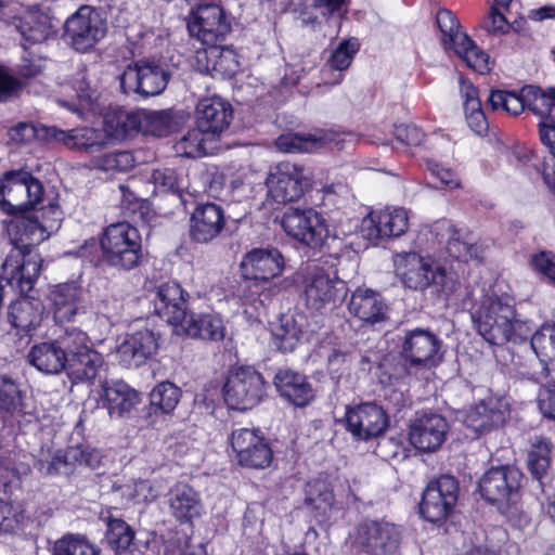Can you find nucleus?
Returning a JSON list of instances; mask_svg holds the SVG:
<instances>
[{
    "label": "nucleus",
    "instance_id": "nucleus-1",
    "mask_svg": "<svg viewBox=\"0 0 555 555\" xmlns=\"http://www.w3.org/2000/svg\"><path fill=\"white\" fill-rule=\"evenodd\" d=\"M477 332L492 345L520 344L529 338L532 325L516 312L508 295L483 294L472 310Z\"/></svg>",
    "mask_w": 555,
    "mask_h": 555
},
{
    "label": "nucleus",
    "instance_id": "nucleus-2",
    "mask_svg": "<svg viewBox=\"0 0 555 555\" xmlns=\"http://www.w3.org/2000/svg\"><path fill=\"white\" fill-rule=\"evenodd\" d=\"M281 225L287 235L310 248L334 258L341 255L343 241L330 234L324 219L312 208H287L282 216Z\"/></svg>",
    "mask_w": 555,
    "mask_h": 555
},
{
    "label": "nucleus",
    "instance_id": "nucleus-3",
    "mask_svg": "<svg viewBox=\"0 0 555 555\" xmlns=\"http://www.w3.org/2000/svg\"><path fill=\"white\" fill-rule=\"evenodd\" d=\"M397 346L403 361V364L390 374V377L397 380L416 374L422 369L436 366L441 360V340L429 330H402L398 335Z\"/></svg>",
    "mask_w": 555,
    "mask_h": 555
},
{
    "label": "nucleus",
    "instance_id": "nucleus-4",
    "mask_svg": "<svg viewBox=\"0 0 555 555\" xmlns=\"http://www.w3.org/2000/svg\"><path fill=\"white\" fill-rule=\"evenodd\" d=\"M103 259L121 270L137 268L143 257L141 237L135 228L127 222L108 225L100 241Z\"/></svg>",
    "mask_w": 555,
    "mask_h": 555
},
{
    "label": "nucleus",
    "instance_id": "nucleus-5",
    "mask_svg": "<svg viewBox=\"0 0 555 555\" xmlns=\"http://www.w3.org/2000/svg\"><path fill=\"white\" fill-rule=\"evenodd\" d=\"M0 29L20 35L24 49L47 41L53 34L48 16L24 12L9 0H0Z\"/></svg>",
    "mask_w": 555,
    "mask_h": 555
},
{
    "label": "nucleus",
    "instance_id": "nucleus-6",
    "mask_svg": "<svg viewBox=\"0 0 555 555\" xmlns=\"http://www.w3.org/2000/svg\"><path fill=\"white\" fill-rule=\"evenodd\" d=\"M42 196V183L26 170L8 171L0 182V208L5 214L35 208Z\"/></svg>",
    "mask_w": 555,
    "mask_h": 555
},
{
    "label": "nucleus",
    "instance_id": "nucleus-7",
    "mask_svg": "<svg viewBox=\"0 0 555 555\" xmlns=\"http://www.w3.org/2000/svg\"><path fill=\"white\" fill-rule=\"evenodd\" d=\"M437 24L443 35L442 43L446 49L454 51L467 66L483 74L490 70L489 56L461 30L460 24L449 10H440Z\"/></svg>",
    "mask_w": 555,
    "mask_h": 555
},
{
    "label": "nucleus",
    "instance_id": "nucleus-8",
    "mask_svg": "<svg viewBox=\"0 0 555 555\" xmlns=\"http://www.w3.org/2000/svg\"><path fill=\"white\" fill-rule=\"evenodd\" d=\"M48 212L56 214V207L27 209L11 214L13 219L8 227L12 246L25 249H36L35 246L47 240L50 231L55 228L53 222L46 219Z\"/></svg>",
    "mask_w": 555,
    "mask_h": 555
},
{
    "label": "nucleus",
    "instance_id": "nucleus-9",
    "mask_svg": "<svg viewBox=\"0 0 555 555\" xmlns=\"http://www.w3.org/2000/svg\"><path fill=\"white\" fill-rule=\"evenodd\" d=\"M107 25L100 11L80 7L64 25L66 41L78 52L93 48L106 34Z\"/></svg>",
    "mask_w": 555,
    "mask_h": 555
},
{
    "label": "nucleus",
    "instance_id": "nucleus-10",
    "mask_svg": "<svg viewBox=\"0 0 555 555\" xmlns=\"http://www.w3.org/2000/svg\"><path fill=\"white\" fill-rule=\"evenodd\" d=\"M263 396V377L249 366H242L232 371L223 387L225 403L235 410L251 409L261 401Z\"/></svg>",
    "mask_w": 555,
    "mask_h": 555
},
{
    "label": "nucleus",
    "instance_id": "nucleus-11",
    "mask_svg": "<svg viewBox=\"0 0 555 555\" xmlns=\"http://www.w3.org/2000/svg\"><path fill=\"white\" fill-rule=\"evenodd\" d=\"M170 78V74L153 61L140 60L129 64L119 77L124 93H137L142 96L160 94Z\"/></svg>",
    "mask_w": 555,
    "mask_h": 555
},
{
    "label": "nucleus",
    "instance_id": "nucleus-12",
    "mask_svg": "<svg viewBox=\"0 0 555 555\" xmlns=\"http://www.w3.org/2000/svg\"><path fill=\"white\" fill-rule=\"evenodd\" d=\"M347 293L346 285L333 279L323 268L308 264L304 276V299L309 309L320 311L328 305H335Z\"/></svg>",
    "mask_w": 555,
    "mask_h": 555
},
{
    "label": "nucleus",
    "instance_id": "nucleus-13",
    "mask_svg": "<svg viewBox=\"0 0 555 555\" xmlns=\"http://www.w3.org/2000/svg\"><path fill=\"white\" fill-rule=\"evenodd\" d=\"M41 261L36 249L12 246L1 266L2 279L20 293H28L40 274Z\"/></svg>",
    "mask_w": 555,
    "mask_h": 555
},
{
    "label": "nucleus",
    "instance_id": "nucleus-14",
    "mask_svg": "<svg viewBox=\"0 0 555 555\" xmlns=\"http://www.w3.org/2000/svg\"><path fill=\"white\" fill-rule=\"evenodd\" d=\"M522 478V473L515 466L491 467L479 479L478 489L487 502L501 505L516 499Z\"/></svg>",
    "mask_w": 555,
    "mask_h": 555
},
{
    "label": "nucleus",
    "instance_id": "nucleus-15",
    "mask_svg": "<svg viewBox=\"0 0 555 555\" xmlns=\"http://www.w3.org/2000/svg\"><path fill=\"white\" fill-rule=\"evenodd\" d=\"M188 29L191 36L204 44H212L224 39L231 25L221 7L202 3L192 10L188 18Z\"/></svg>",
    "mask_w": 555,
    "mask_h": 555
},
{
    "label": "nucleus",
    "instance_id": "nucleus-16",
    "mask_svg": "<svg viewBox=\"0 0 555 555\" xmlns=\"http://www.w3.org/2000/svg\"><path fill=\"white\" fill-rule=\"evenodd\" d=\"M309 185L305 169L289 162L272 167L267 178L268 192L276 203L299 199Z\"/></svg>",
    "mask_w": 555,
    "mask_h": 555
},
{
    "label": "nucleus",
    "instance_id": "nucleus-17",
    "mask_svg": "<svg viewBox=\"0 0 555 555\" xmlns=\"http://www.w3.org/2000/svg\"><path fill=\"white\" fill-rule=\"evenodd\" d=\"M457 493L459 483L452 476L430 481L423 493L421 514L430 522L444 520L457 501Z\"/></svg>",
    "mask_w": 555,
    "mask_h": 555
},
{
    "label": "nucleus",
    "instance_id": "nucleus-18",
    "mask_svg": "<svg viewBox=\"0 0 555 555\" xmlns=\"http://www.w3.org/2000/svg\"><path fill=\"white\" fill-rule=\"evenodd\" d=\"M52 313L55 323L74 322L88 313V292L77 282L60 283L50 291Z\"/></svg>",
    "mask_w": 555,
    "mask_h": 555
},
{
    "label": "nucleus",
    "instance_id": "nucleus-19",
    "mask_svg": "<svg viewBox=\"0 0 555 555\" xmlns=\"http://www.w3.org/2000/svg\"><path fill=\"white\" fill-rule=\"evenodd\" d=\"M400 540V530L388 521L365 520L357 529V545L371 555H392Z\"/></svg>",
    "mask_w": 555,
    "mask_h": 555
},
{
    "label": "nucleus",
    "instance_id": "nucleus-20",
    "mask_svg": "<svg viewBox=\"0 0 555 555\" xmlns=\"http://www.w3.org/2000/svg\"><path fill=\"white\" fill-rule=\"evenodd\" d=\"M231 446L242 466L263 469L272 462V450L258 429L238 428L233 430Z\"/></svg>",
    "mask_w": 555,
    "mask_h": 555
},
{
    "label": "nucleus",
    "instance_id": "nucleus-21",
    "mask_svg": "<svg viewBox=\"0 0 555 555\" xmlns=\"http://www.w3.org/2000/svg\"><path fill=\"white\" fill-rule=\"evenodd\" d=\"M284 266V257L279 249L253 248L244 255L240 269L245 281L267 284L283 272Z\"/></svg>",
    "mask_w": 555,
    "mask_h": 555
},
{
    "label": "nucleus",
    "instance_id": "nucleus-22",
    "mask_svg": "<svg viewBox=\"0 0 555 555\" xmlns=\"http://www.w3.org/2000/svg\"><path fill=\"white\" fill-rule=\"evenodd\" d=\"M393 264L397 276L410 289L424 291L436 279H442L441 275H435L438 266L416 253L393 255Z\"/></svg>",
    "mask_w": 555,
    "mask_h": 555
},
{
    "label": "nucleus",
    "instance_id": "nucleus-23",
    "mask_svg": "<svg viewBox=\"0 0 555 555\" xmlns=\"http://www.w3.org/2000/svg\"><path fill=\"white\" fill-rule=\"evenodd\" d=\"M347 429L359 440L377 438L386 429L388 417L382 406L363 403L346 412Z\"/></svg>",
    "mask_w": 555,
    "mask_h": 555
},
{
    "label": "nucleus",
    "instance_id": "nucleus-24",
    "mask_svg": "<svg viewBox=\"0 0 555 555\" xmlns=\"http://www.w3.org/2000/svg\"><path fill=\"white\" fill-rule=\"evenodd\" d=\"M448 430L449 425L443 416L425 413L411 423L409 439L416 449L431 452L441 447Z\"/></svg>",
    "mask_w": 555,
    "mask_h": 555
},
{
    "label": "nucleus",
    "instance_id": "nucleus-25",
    "mask_svg": "<svg viewBox=\"0 0 555 555\" xmlns=\"http://www.w3.org/2000/svg\"><path fill=\"white\" fill-rule=\"evenodd\" d=\"M346 142L345 134L331 130H318L314 133L289 132L280 135L276 147L284 153L313 152L324 146L343 149Z\"/></svg>",
    "mask_w": 555,
    "mask_h": 555
},
{
    "label": "nucleus",
    "instance_id": "nucleus-26",
    "mask_svg": "<svg viewBox=\"0 0 555 555\" xmlns=\"http://www.w3.org/2000/svg\"><path fill=\"white\" fill-rule=\"evenodd\" d=\"M158 348V338L150 328H141L128 334L117 348L119 363L126 367L140 366Z\"/></svg>",
    "mask_w": 555,
    "mask_h": 555
},
{
    "label": "nucleus",
    "instance_id": "nucleus-27",
    "mask_svg": "<svg viewBox=\"0 0 555 555\" xmlns=\"http://www.w3.org/2000/svg\"><path fill=\"white\" fill-rule=\"evenodd\" d=\"M233 109L229 102L220 96L205 98L196 107V125L215 140L229 128Z\"/></svg>",
    "mask_w": 555,
    "mask_h": 555
},
{
    "label": "nucleus",
    "instance_id": "nucleus-28",
    "mask_svg": "<svg viewBox=\"0 0 555 555\" xmlns=\"http://www.w3.org/2000/svg\"><path fill=\"white\" fill-rule=\"evenodd\" d=\"M409 228V215L402 207L386 208L377 214H371L363 220V231L367 230L370 240L383 237H399Z\"/></svg>",
    "mask_w": 555,
    "mask_h": 555
},
{
    "label": "nucleus",
    "instance_id": "nucleus-29",
    "mask_svg": "<svg viewBox=\"0 0 555 555\" xmlns=\"http://www.w3.org/2000/svg\"><path fill=\"white\" fill-rule=\"evenodd\" d=\"M190 235L197 243H208L224 228L225 218L221 206L206 203L195 208L191 216Z\"/></svg>",
    "mask_w": 555,
    "mask_h": 555
},
{
    "label": "nucleus",
    "instance_id": "nucleus-30",
    "mask_svg": "<svg viewBox=\"0 0 555 555\" xmlns=\"http://www.w3.org/2000/svg\"><path fill=\"white\" fill-rule=\"evenodd\" d=\"M188 296L179 284L165 283L155 293V312L168 323L179 327L188 314L185 298Z\"/></svg>",
    "mask_w": 555,
    "mask_h": 555
},
{
    "label": "nucleus",
    "instance_id": "nucleus-31",
    "mask_svg": "<svg viewBox=\"0 0 555 555\" xmlns=\"http://www.w3.org/2000/svg\"><path fill=\"white\" fill-rule=\"evenodd\" d=\"M435 230L447 232V250L453 258L468 261L481 256L482 245L468 229L456 228L449 221L442 220L435 224Z\"/></svg>",
    "mask_w": 555,
    "mask_h": 555
},
{
    "label": "nucleus",
    "instance_id": "nucleus-32",
    "mask_svg": "<svg viewBox=\"0 0 555 555\" xmlns=\"http://www.w3.org/2000/svg\"><path fill=\"white\" fill-rule=\"evenodd\" d=\"M196 52V62L199 69L211 76L231 77L238 69V62L233 50L222 48L216 43Z\"/></svg>",
    "mask_w": 555,
    "mask_h": 555
},
{
    "label": "nucleus",
    "instance_id": "nucleus-33",
    "mask_svg": "<svg viewBox=\"0 0 555 555\" xmlns=\"http://www.w3.org/2000/svg\"><path fill=\"white\" fill-rule=\"evenodd\" d=\"M274 386L281 397L296 406H305L314 398L307 377L288 369L280 370L275 374Z\"/></svg>",
    "mask_w": 555,
    "mask_h": 555
},
{
    "label": "nucleus",
    "instance_id": "nucleus-34",
    "mask_svg": "<svg viewBox=\"0 0 555 555\" xmlns=\"http://www.w3.org/2000/svg\"><path fill=\"white\" fill-rule=\"evenodd\" d=\"M168 503L172 516L181 524L191 522L201 515L199 494L186 483H177L170 489Z\"/></svg>",
    "mask_w": 555,
    "mask_h": 555
},
{
    "label": "nucleus",
    "instance_id": "nucleus-35",
    "mask_svg": "<svg viewBox=\"0 0 555 555\" xmlns=\"http://www.w3.org/2000/svg\"><path fill=\"white\" fill-rule=\"evenodd\" d=\"M505 421L504 411L494 398L481 400L472 406L464 417V424L475 434H481L492 427L500 426Z\"/></svg>",
    "mask_w": 555,
    "mask_h": 555
},
{
    "label": "nucleus",
    "instance_id": "nucleus-36",
    "mask_svg": "<svg viewBox=\"0 0 555 555\" xmlns=\"http://www.w3.org/2000/svg\"><path fill=\"white\" fill-rule=\"evenodd\" d=\"M179 328L188 336L203 340L218 341L225 335L223 322L215 313H188Z\"/></svg>",
    "mask_w": 555,
    "mask_h": 555
},
{
    "label": "nucleus",
    "instance_id": "nucleus-37",
    "mask_svg": "<svg viewBox=\"0 0 555 555\" xmlns=\"http://www.w3.org/2000/svg\"><path fill=\"white\" fill-rule=\"evenodd\" d=\"M349 312L366 323H377L386 318V305L379 295L371 289H356L348 305Z\"/></svg>",
    "mask_w": 555,
    "mask_h": 555
},
{
    "label": "nucleus",
    "instance_id": "nucleus-38",
    "mask_svg": "<svg viewBox=\"0 0 555 555\" xmlns=\"http://www.w3.org/2000/svg\"><path fill=\"white\" fill-rule=\"evenodd\" d=\"M102 365V354L90 344L77 354L67 358L66 373L74 383L90 382L96 377Z\"/></svg>",
    "mask_w": 555,
    "mask_h": 555
},
{
    "label": "nucleus",
    "instance_id": "nucleus-39",
    "mask_svg": "<svg viewBox=\"0 0 555 555\" xmlns=\"http://www.w3.org/2000/svg\"><path fill=\"white\" fill-rule=\"evenodd\" d=\"M27 360L44 374H59L66 371L67 358L53 339L33 346L27 354Z\"/></svg>",
    "mask_w": 555,
    "mask_h": 555
},
{
    "label": "nucleus",
    "instance_id": "nucleus-40",
    "mask_svg": "<svg viewBox=\"0 0 555 555\" xmlns=\"http://www.w3.org/2000/svg\"><path fill=\"white\" fill-rule=\"evenodd\" d=\"M307 319L302 313L283 314L272 331L274 344L283 352L293 351L300 341Z\"/></svg>",
    "mask_w": 555,
    "mask_h": 555
},
{
    "label": "nucleus",
    "instance_id": "nucleus-41",
    "mask_svg": "<svg viewBox=\"0 0 555 555\" xmlns=\"http://www.w3.org/2000/svg\"><path fill=\"white\" fill-rule=\"evenodd\" d=\"M102 398L111 417L124 416L139 402L138 392L124 382L103 385Z\"/></svg>",
    "mask_w": 555,
    "mask_h": 555
},
{
    "label": "nucleus",
    "instance_id": "nucleus-42",
    "mask_svg": "<svg viewBox=\"0 0 555 555\" xmlns=\"http://www.w3.org/2000/svg\"><path fill=\"white\" fill-rule=\"evenodd\" d=\"M43 310L39 299L23 297L10 305L8 318L14 327L30 331L40 324Z\"/></svg>",
    "mask_w": 555,
    "mask_h": 555
},
{
    "label": "nucleus",
    "instance_id": "nucleus-43",
    "mask_svg": "<svg viewBox=\"0 0 555 555\" xmlns=\"http://www.w3.org/2000/svg\"><path fill=\"white\" fill-rule=\"evenodd\" d=\"M77 456H81V449L72 447L67 450H57L53 454L41 450L35 462V468L42 475L53 476L68 473L77 464Z\"/></svg>",
    "mask_w": 555,
    "mask_h": 555
},
{
    "label": "nucleus",
    "instance_id": "nucleus-44",
    "mask_svg": "<svg viewBox=\"0 0 555 555\" xmlns=\"http://www.w3.org/2000/svg\"><path fill=\"white\" fill-rule=\"evenodd\" d=\"M141 109L128 111L116 108L104 118L105 131L115 139H122L134 132H140Z\"/></svg>",
    "mask_w": 555,
    "mask_h": 555
},
{
    "label": "nucleus",
    "instance_id": "nucleus-45",
    "mask_svg": "<svg viewBox=\"0 0 555 555\" xmlns=\"http://www.w3.org/2000/svg\"><path fill=\"white\" fill-rule=\"evenodd\" d=\"M216 140L196 125L183 134L175 144L178 155L188 158H197L214 151L212 143Z\"/></svg>",
    "mask_w": 555,
    "mask_h": 555
},
{
    "label": "nucleus",
    "instance_id": "nucleus-46",
    "mask_svg": "<svg viewBox=\"0 0 555 555\" xmlns=\"http://www.w3.org/2000/svg\"><path fill=\"white\" fill-rule=\"evenodd\" d=\"M552 443L548 440L535 437L528 453V468L538 480L539 487H542V482H547L551 479L547 478Z\"/></svg>",
    "mask_w": 555,
    "mask_h": 555
},
{
    "label": "nucleus",
    "instance_id": "nucleus-47",
    "mask_svg": "<svg viewBox=\"0 0 555 555\" xmlns=\"http://www.w3.org/2000/svg\"><path fill=\"white\" fill-rule=\"evenodd\" d=\"M140 118V132L158 138L167 137L177 126L171 111L141 109Z\"/></svg>",
    "mask_w": 555,
    "mask_h": 555
},
{
    "label": "nucleus",
    "instance_id": "nucleus-48",
    "mask_svg": "<svg viewBox=\"0 0 555 555\" xmlns=\"http://www.w3.org/2000/svg\"><path fill=\"white\" fill-rule=\"evenodd\" d=\"M100 552L86 535L79 533L64 534L52 547V555H100Z\"/></svg>",
    "mask_w": 555,
    "mask_h": 555
},
{
    "label": "nucleus",
    "instance_id": "nucleus-49",
    "mask_svg": "<svg viewBox=\"0 0 555 555\" xmlns=\"http://www.w3.org/2000/svg\"><path fill=\"white\" fill-rule=\"evenodd\" d=\"M54 335L53 341L63 350L65 358L77 354L92 344L88 334L76 326L60 327Z\"/></svg>",
    "mask_w": 555,
    "mask_h": 555
},
{
    "label": "nucleus",
    "instance_id": "nucleus-50",
    "mask_svg": "<svg viewBox=\"0 0 555 555\" xmlns=\"http://www.w3.org/2000/svg\"><path fill=\"white\" fill-rule=\"evenodd\" d=\"M181 398V390L170 382H163L155 386L150 393L151 408L154 413H171Z\"/></svg>",
    "mask_w": 555,
    "mask_h": 555
},
{
    "label": "nucleus",
    "instance_id": "nucleus-51",
    "mask_svg": "<svg viewBox=\"0 0 555 555\" xmlns=\"http://www.w3.org/2000/svg\"><path fill=\"white\" fill-rule=\"evenodd\" d=\"M540 140L550 150V156L544 158L542 177L548 190L555 194V125L541 121Z\"/></svg>",
    "mask_w": 555,
    "mask_h": 555
},
{
    "label": "nucleus",
    "instance_id": "nucleus-52",
    "mask_svg": "<svg viewBox=\"0 0 555 555\" xmlns=\"http://www.w3.org/2000/svg\"><path fill=\"white\" fill-rule=\"evenodd\" d=\"M105 537L109 546L116 553H119L130 547L134 539V531L125 520L111 518L107 522Z\"/></svg>",
    "mask_w": 555,
    "mask_h": 555
},
{
    "label": "nucleus",
    "instance_id": "nucleus-53",
    "mask_svg": "<svg viewBox=\"0 0 555 555\" xmlns=\"http://www.w3.org/2000/svg\"><path fill=\"white\" fill-rule=\"evenodd\" d=\"M530 344L537 356L555 361V324H544L531 334Z\"/></svg>",
    "mask_w": 555,
    "mask_h": 555
},
{
    "label": "nucleus",
    "instance_id": "nucleus-54",
    "mask_svg": "<svg viewBox=\"0 0 555 555\" xmlns=\"http://www.w3.org/2000/svg\"><path fill=\"white\" fill-rule=\"evenodd\" d=\"M524 95L527 100V107L535 115L544 118L555 99V89L543 91L535 86L524 87Z\"/></svg>",
    "mask_w": 555,
    "mask_h": 555
},
{
    "label": "nucleus",
    "instance_id": "nucleus-55",
    "mask_svg": "<svg viewBox=\"0 0 555 555\" xmlns=\"http://www.w3.org/2000/svg\"><path fill=\"white\" fill-rule=\"evenodd\" d=\"M0 409L8 413L22 410V393L15 380L7 375L0 376Z\"/></svg>",
    "mask_w": 555,
    "mask_h": 555
},
{
    "label": "nucleus",
    "instance_id": "nucleus-56",
    "mask_svg": "<svg viewBox=\"0 0 555 555\" xmlns=\"http://www.w3.org/2000/svg\"><path fill=\"white\" fill-rule=\"evenodd\" d=\"M360 43L356 38H349L341 41L338 47L332 52L327 60V65L334 70L347 69L356 53L359 51Z\"/></svg>",
    "mask_w": 555,
    "mask_h": 555
},
{
    "label": "nucleus",
    "instance_id": "nucleus-57",
    "mask_svg": "<svg viewBox=\"0 0 555 555\" xmlns=\"http://www.w3.org/2000/svg\"><path fill=\"white\" fill-rule=\"evenodd\" d=\"M150 179L158 193L180 194L182 191L181 179L172 168L153 169Z\"/></svg>",
    "mask_w": 555,
    "mask_h": 555
},
{
    "label": "nucleus",
    "instance_id": "nucleus-58",
    "mask_svg": "<svg viewBox=\"0 0 555 555\" xmlns=\"http://www.w3.org/2000/svg\"><path fill=\"white\" fill-rule=\"evenodd\" d=\"M65 146L72 150L89 151L98 146V134L94 129L83 127L66 131Z\"/></svg>",
    "mask_w": 555,
    "mask_h": 555
},
{
    "label": "nucleus",
    "instance_id": "nucleus-59",
    "mask_svg": "<svg viewBox=\"0 0 555 555\" xmlns=\"http://www.w3.org/2000/svg\"><path fill=\"white\" fill-rule=\"evenodd\" d=\"M133 166V155L128 151L108 153L98 160V168L103 171L125 172L130 170Z\"/></svg>",
    "mask_w": 555,
    "mask_h": 555
},
{
    "label": "nucleus",
    "instance_id": "nucleus-60",
    "mask_svg": "<svg viewBox=\"0 0 555 555\" xmlns=\"http://www.w3.org/2000/svg\"><path fill=\"white\" fill-rule=\"evenodd\" d=\"M481 27L489 34L498 36L507 34L511 25L498 7L492 5L481 23Z\"/></svg>",
    "mask_w": 555,
    "mask_h": 555
},
{
    "label": "nucleus",
    "instance_id": "nucleus-61",
    "mask_svg": "<svg viewBox=\"0 0 555 555\" xmlns=\"http://www.w3.org/2000/svg\"><path fill=\"white\" fill-rule=\"evenodd\" d=\"M538 406L544 417L555 418V384L542 386L538 392Z\"/></svg>",
    "mask_w": 555,
    "mask_h": 555
},
{
    "label": "nucleus",
    "instance_id": "nucleus-62",
    "mask_svg": "<svg viewBox=\"0 0 555 555\" xmlns=\"http://www.w3.org/2000/svg\"><path fill=\"white\" fill-rule=\"evenodd\" d=\"M375 453L384 460H390L399 456L403 450L399 439L391 437H377Z\"/></svg>",
    "mask_w": 555,
    "mask_h": 555
},
{
    "label": "nucleus",
    "instance_id": "nucleus-63",
    "mask_svg": "<svg viewBox=\"0 0 555 555\" xmlns=\"http://www.w3.org/2000/svg\"><path fill=\"white\" fill-rule=\"evenodd\" d=\"M37 124L18 122L9 130L10 139L18 144L29 143L37 140Z\"/></svg>",
    "mask_w": 555,
    "mask_h": 555
},
{
    "label": "nucleus",
    "instance_id": "nucleus-64",
    "mask_svg": "<svg viewBox=\"0 0 555 555\" xmlns=\"http://www.w3.org/2000/svg\"><path fill=\"white\" fill-rule=\"evenodd\" d=\"M540 489L544 498L541 503L542 509L555 525V479L542 482V487H540Z\"/></svg>",
    "mask_w": 555,
    "mask_h": 555
}]
</instances>
